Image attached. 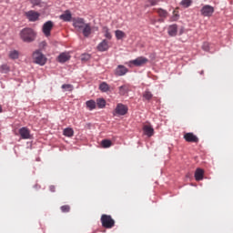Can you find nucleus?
<instances>
[{
	"mask_svg": "<svg viewBox=\"0 0 233 233\" xmlns=\"http://www.w3.org/2000/svg\"><path fill=\"white\" fill-rule=\"evenodd\" d=\"M184 139L187 143H199V138L194 135V133H186L184 135Z\"/></svg>",
	"mask_w": 233,
	"mask_h": 233,
	"instance_id": "10",
	"label": "nucleus"
},
{
	"mask_svg": "<svg viewBox=\"0 0 233 233\" xmlns=\"http://www.w3.org/2000/svg\"><path fill=\"white\" fill-rule=\"evenodd\" d=\"M86 106L88 110H96V103L94 100H88L86 102Z\"/></svg>",
	"mask_w": 233,
	"mask_h": 233,
	"instance_id": "22",
	"label": "nucleus"
},
{
	"mask_svg": "<svg viewBox=\"0 0 233 233\" xmlns=\"http://www.w3.org/2000/svg\"><path fill=\"white\" fill-rule=\"evenodd\" d=\"M1 112H3V106H1V105H0V114H1Z\"/></svg>",
	"mask_w": 233,
	"mask_h": 233,
	"instance_id": "40",
	"label": "nucleus"
},
{
	"mask_svg": "<svg viewBox=\"0 0 233 233\" xmlns=\"http://www.w3.org/2000/svg\"><path fill=\"white\" fill-rule=\"evenodd\" d=\"M58 63H66V61H70V54L68 53H61L57 57Z\"/></svg>",
	"mask_w": 233,
	"mask_h": 233,
	"instance_id": "17",
	"label": "nucleus"
},
{
	"mask_svg": "<svg viewBox=\"0 0 233 233\" xmlns=\"http://www.w3.org/2000/svg\"><path fill=\"white\" fill-rule=\"evenodd\" d=\"M115 35H116V39H118V40L123 39L124 37H126L125 32H123L121 30H116L115 32Z\"/></svg>",
	"mask_w": 233,
	"mask_h": 233,
	"instance_id": "29",
	"label": "nucleus"
},
{
	"mask_svg": "<svg viewBox=\"0 0 233 233\" xmlns=\"http://www.w3.org/2000/svg\"><path fill=\"white\" fill-rule=\"evenodd\" d=\"M33 59L36 65H40L41 66L46 64V57L39 50L33 53Z\"/></svg>",
	"mask_w": 233,
	"mask_h": 233,
	"instance_id": "3",
	"label": "nucleus"
},
{
	"mask_svg": "<svg viewBox=\"0 0 233 233\" xmlns=\"http://www.w3.org/2000/svg\"><path fill=\"white\" fill-rule=\"evenodd\" d=\"M63 134L66 137H74V129H72L70 127L65 128L63 131Z\"/></svg>",
	"mask_w": 233,
	"mask_h": 233,
	"instance_id": "24",
	"label": "nucleus"
},
{
	"mask_svg": "<svg viewBox=\"0 0 233 233\" xmlns=\"http://www.w3.org/2000/svg\"><path fill=\"white\" fill-rule=\"evenodd\" d=\"M200 14L204 17H210L214 14V7L212 5H204L200 10Z\"/></svg>",
	"mask_w": 233,
	"mask_h": 233,
	"instance_id": "8",
	"label": "nucleus"
},
{
	"mask_svg": "<svg viewBox=\"0 0 233 233\" xmlns=\"http://www.w3.org/2000/svg\"><path fill=\"white\" fill-rule=\"evenodd\" d=\"M181 5L185 8H188V6H190L192 5V1L191 0H182Z\"/></svg>",
	"mask_w": 233,
	"mask_h": 233,
	"instance_id": "34",
	"label": "nucleus"
},
{
	"mask_svg": "<svg viewBox=\"0 0 233 233\" xmlns=\"http://www.w3.org/2000/svg\"><path fill=\"white\" fill-rule=\"evenodd\" d=\"M143 131L145 135L147 136V137H152V136H154V127H152L151 126H144Z\"/></svg>",
	"mask_w": 233,
	"mask_h": 233,
	"instance_id": "18",
	"label": "nucleus"
},
{
	"mask_svg": "<svg viewBox=\"0 0 233 233\" xmlns=\"http://www.w3.org/2000/svg\"><path fill=\"white\" fill-rule=\"evenodd\" d=\"M20 37L24 43H32L35 41V32L30 27H26L21 30Z\"/></svg>",
	"mask_w": 233,
	"mask_h": 233,
	"instance_id": "1",
	"label": "nucleus"
},
{
	"mask_svg": "<svg viewBox=\"0 0 233 233\" xmlns=\"http://www.w3.org/2000/svg\"><path fill=\"white\" fill-rule=\"evenodd\" d=\"M54 28V22L47 21L43 25L42 32L46 37H50L52 29Z\"/></svg>",
	"mask_w": 233,
	"mask_h": 233,
	"instance_id": "6",
	"label": "nucleus"
},
{
	"mask_svg": "<svg viewBox=\"0 0 233 233\" xmlns=\"http://www.w3.org/2000/svg\"><path fill=\"white\" fill-rule=\"evenodd\" d=\"M61 212L68 213L70 212V206L69 205H64L60 208Z\"/></svg>",
	"mask_w": 233,
	"mask_h": 233,
	"instance_id": "35",
	"label": "nucleus"
},
{
	"mask_svg": "<svg viewBox=\"0 0 233 233\" xmlns=\"http://www.w3.org/2000/svg\"><path fill=\"white\" fill-rule=\"evenodd\" d=\"M160 19L158 20L159 23H165V20L168 17V11L163 8H157L155 9Z\"/></svg>",
	"mask_w": 233,
	"mask_h": 233,
	"instance_id": "9",
	"label": "nucleus"
},
{
	"mask_svg": "<svg viewBox=\"0 0 233 233\" xmlns=\"http://www.w3.org/2000/svg\"><path fill=\"white\" fill-rule=\"evenodd\" d=\"M177 19H179V15H177V12L175 10L173 12L172 21H177Z\"/></svg>",
	"mask_w": 233,
	"mask_h": 233,
	"instance_id": "37",
	"label": "nucleus"
},
{
	"mask_svg": "<svg viewBox=\"0 0 233 233\" xmlns=\"http://www.w3.org/2000/svg\"><path fill=\"white\" fill-rule=\"evenodd\" d=\"M200 74L203 75V74H204V71H201Z\"/></svg>",
	"mask_w": 233,
	"mask_h": 233,
	"instance_id": "41",
	"label": "nucleus"
},
{
	"mask_svg": "<svg viewBox=\"0 0 233 233\" xmlns=\"http://www.w3.org/2000/svg\"><path fill=\"white\" fill-rule=\"evenodd\" d=\"M167 34L170 37H176L177 35V25L174 24L167 27Z\"/></svg>",
	"mask_w": 233,
	"mask_h": 233,
	"instance_id": "15",
	"label": "nucleus"
},
{
	"mask_svg": "<svg viewBox=\"0 0 233 233\" xmlns=\"http://www.w3.org/2000/svg\"><path fill=\"white\" fill-rule=\"evenodd\" d=\"M86 24L85 23V19L83 18H74L73 19V26H75V28H77V30H83L84 26Z\"/></svg>",
	"mask_w": 233,
	"mask_h": 233,
	"instance_id": "11",
	"label": "nucleus"
},
{
	"mask_svg": "<svg viewBox=\"0 0 233 233\" xmlns=\"http://www.w3.org/2000/svg\"><path fill=\"white\" fill-rule=\"evenodd\" d=\"M148 58L145 56H138L135 60H131L128 62L129 66H145L148 63Z\"/></svg>",
	"mask_w": 233,
	"mask_h": 233,
	"instance_id": "4",
	"label": "nucleus"
},
{
	"mask_svg": "<svg viewBox=\"0 0 233 233\" xmlns=\"http://www.w3.org/2000/svg\"><path fill=\"white\" fill-rule=\"evenodd\" d=\"M204 176H205V170H203L202 168H197V170L195 171L196 181L203 180Z\"/></svg>",
	"mask_w": 233,
	"mask_h": 233,
	"instance_id": "19",
	"label": "nucleus"
},
{
	"mask_svg": "<svg viewBox=\"0 0 233 233\" xmlns=\"http://www.w3.org/2000/svg\"><path fill=\"white\" fill-rule=\"evenodd\" d=\"M0 72L2 74H8V72H10V66H8V65H2L0 67Z\"/></svg>",
	"mask_w": 233,
	"mask_h": 233,
	"instance_id": "30",
	"label": "nucleus"
},
{
	"mask_svg": "<svg viewBox=\"0 0 233 233\" xmlns=\"http://www.w3.org/2000/svg\"><path fill=\"white\" fill-rule=\"evenodd\" d=\"M62 88L63 90H66L67 92H72V90H74V86L70 84H64L62 85Z\"/></svg>",
	"mask_w": 233,
	"mask_h": 233,
	"instance_id": "31",
	"label": "nucleus"
},
{
	"mask_svg": "<svg viewBox=\"0 0 233 233\" xmlns=\"http://www.w3.org/2000/svg\"><path fill=\"white\" fill-rule=\"evenodd\" d=\"M62 21H72V13L70 11H66L63 15H60Z\"/></svg>",
	"mask_w": 233,
	"mask_h": 233,
	"instance_id": "21",
	"label": "nucleus"
},
{
	"mask_svg": "<svg viewBox=\"0 0 233 233\" xmlns=\"http://www.w3.org/2000/svg\"><path fill=\"white\" fill-rule=\"evenodd\" d=\"M103 34L106 39H112V34L110 33V29H108V27H103Z\"/></svg>",
	"mask_w": 233,
	"mask_h": 233,
	"instance_id": "26",
	"label": "nucleus"
},
{
	"mask_svg": "<svg viewBox=\"0 0 233 233\" xmlns=\"http://www.w3.org/2000/svg\"><path fill=\"white\" fill-rule=\"evenodd\" d=\"M143 97L146 98L147 101H150V99L153 97V95L150 91H145L143 94Z\"/></svg>",
	"mask_w": 233,
	"mask_h": 233,
	"instance_id": "32",
	"label": "nucleus"
},
{
	"mask_svg": "<svg viewBox=\"0 0 233 233\" xmlns=\"http://www.w3.org/2000/svg\"><path fill=\"white\" fill-rule=\"evenodd\" d=\"M82 32L85 37H88V35L92 34V26H90V24H86L82 28Z\"/></svg>",
	"mask_w": 233,
	"mask_h": 233,
	"instance_id": "20",
	"label": "nucleus"
},
{
	"mask_svg": "<svg viewBox=\"0 0 233 233\" xmlns=\"http://www.w3.org/2000/svg\"><path fill=\"white\" fill-rule=\"evenodd\" d=\"M127 73H128V68H127L125 66L119 65L115 69V76H125Z\"/></svg>",
	"mask_w": 233,
	"mask_h": 233,
	"instance_id": "13",
	"label": "nucleus"
},
{
	"mask_svg": "<svg viewBox=\"0 0 233 233\" xmlns=\"http://www.w3.org/2000/svg\"><path fill=\"white\" fill-rule=\"evenodd\" d=\"M127 112H128V106H127L126 105H123V104L116 105L115 113L117 116H127Z\"/></svg>",
	"mask_w": 233,
	"mask_h": 233,
	"instance_id": "7",
	"label": "nucleus"
},
{
	"mask_svg": "<svg viewBox=\"0 0 233 233\" xmlns=\"http://www.w3.org/2000/svg\"><path fill=\"white\" fill-rule=\"evenodd\" d=\"M159 4V0H147V5L146 6H156Z\"/></svg>",
	"mask_w": 233,
	"mask_h": 233,
	"instance_id": "33",
	"label": "nucleus"
},
{
	"mask_svg": "<svg viewBox=\"0 0 233 233\" xmlns=\"http://www.w3.org/2000/svg\"><path fill=\"white\" fill-rule=\"evenodd\" d=\"M101 146L103 148H110V147H112V141L109 139H104L101 141Z\"/></svg>",
	"mask_w": 233,
	"mask_h": 233,
	"instance_id": "25",
	"label": "nucleus"
},
{
	"mask_svg": "<svg viewBox=\"0 0 233 233\" xmlns=\"http://www.w3.org/2000/svg\"><path fill=\"white\" fill-rule=\"evenodd\" d=\"M88 59H90V55H88V54L82 55V56H81L82 61H88Z\"/></svg>",
	"mask_w": 233,
	"mask_h": 233,
	"instance_id": "38",
	"label": "nucleus"
},
{
	"mask_svg": "<svg viewBox=\"0 0 233 233\" xmlns=\"http://www.w3.org/2000/svg\"><path fill=\"white\" fill-rule=\"evenodd\" d=\"M110 48V46H108V41L103 40L101 43L97 46L98 52H106Z\"/></svg>",
	"mask_w": 233,
	"mask_h": 233,
	"instance_id": "16",
	"label": "nucleus"
},
{
	"mask_svg": "<svg viewBox=\"0 0 233 233\" xmlns=\"http://www.w3.org/2000/svg\"><path fill=\"white\" fill-rule=\"evenodd\" d=\"M99 89L101 90V92H108V90H110V86H108V84L103 82L102 84H100Z\"/></svg>",
	"mask_w": 233,
	"mask_h": 233,
	"instance_id": "28",
	"label": "nucleus"
},
{
	"mask_svg": "<svg viewBox=\"0 0 233 233\" xmlns=\"http://www.w3.org/2000/svg\"><path fill=\"white\" fill-rule=\"evenodd\" d=\"M96 106H98V108H105V106H106V101L105 98H97Z\"/></svg>",
	"mask_w": 233,
	"mask_h": 233,
	"instance_id": "23",
	"label": "nucleus"
},
{
	"mask_svg": "<svg viewBox=\"0 0 233 233\" xmlns=\"http://www.w3.org/2000/svg\"><path fill=\"white\" fill-rule=\"evenodd\" d=\"M203 50H205V52H208V50H210V44H208V42H205L202 46Z\"/></svg>",
	"mask_w": 233,
	"mask_h": 233,
	"instance_id": "36",
	"label": "nucleus"
},
{
	"mask_svg": "<svg viewBox=\"0 0 233 233\" xmlns=\"http://www.w3.org/2000/svg\"><path fill=\"white\" fill-rule=\"evenodd\" d=\"M101 223L104 228H113V227L116 225V221L110 215H102Z\"/></svg>",
	"mask_w": 233,
	"mask_h": 233,
	"instance_id": "2",
	"label": "nucleus"
},
{
	"mask_svg": "<svg viewBox=\"0 0 233 233\" xmlns=\"http://www.w3.org/2000/svg\"><path fill=\"white\" fill-rule=\"evenodd\" d=\"M183 34V31H180V35Z\"/></svg>",
	"mask_w": 233,
	"mask_h": 233,
	"instance_id": "42",
	"label": "nucleus"
},
{
	"mask_svg": "<svg viewBox=\"0 0 233 233\" xmlns=\"http://www.w3.org/2000/svg\"><path fill=\"white\" fill-rule=\"evenodd\" d=\"M49 190L50 192H56V186H50Z\"/></svg>",
	"mask_w": 233,
	"mask_h": 233,
	"instance_id": "39",
	"label": "nucleus"
},
{
	"mask_svg": "<svg viewBox=\"0 0 233 233\" xmlns=\"http://www.w3.org/2000/svg\"><path fill=\"white\" fill-rule=\"evenodd\" d=\"M25 15L31 23H35L41 17V14L35 10H30L25 13Z\"/></svg>",
	"mask_w": 233,
	"mask_h": 233,
	"instance_id": "5",
	"label": "nucleus"
},
{
	"mask_svg": "<svg viewBox=\"0 0 233 233\" xmlns=\"http://www.w3.org/2000/svg\"><path fill=\"white\" fill-rule=\"evenodd\" d=\"M19 135L22 139H30L32 137V136L30 135V129H28V127L20 128Z\"/></svg>",
	"mask_w": 233,
	"mask_h": 233,
	"instance_id": "12",
	"label": "nucleus"
},
{
	"mask_svg": "<svg viewBox=\"0 0 233 233\" xmlns=\"http://www.w3.org/2000/svg\"><path fill=\"white\" fill-rule=\"evenodd\" d=\"M129 92H130V86L128 84H125L118 87L119 96H128Z\"/></svg>",
	"mask_w": 233,
	"mask_h": 233,
	"instance_id": "14",
	"label": "nucleus"
},
{
	"mask_svg": "<svg viewBox=\"0 0 233 233\" xmlns=\"http://www.w3.org/2000/svg\"><path fill=\"white\" fill-rule=\"evenodd\" d=\"M10 59H19V51L13 50L9 52Z\"/></svg>",
	"mask_w": 233,
	"mask_h": 233,
	"instance_id": "27",
	"label": "nucleus"
}]
</instances>
